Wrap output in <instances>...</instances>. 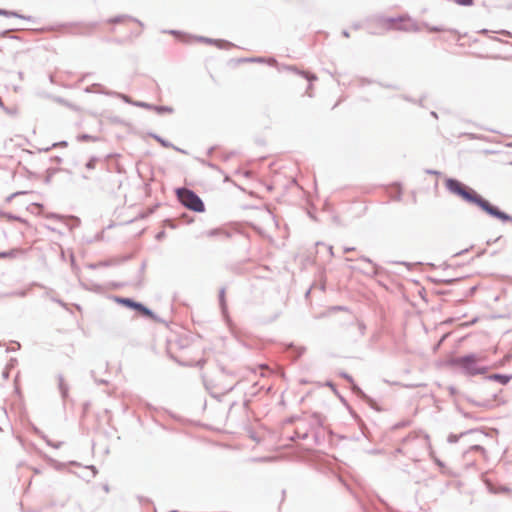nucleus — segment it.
Returning <instances> with one entry per match:
<instances>
[{"mask_svg": "<svg viewBox=\"0 0 512 512\" xmlns=\"http://www.w3.org/2000/svg\"><path fill=\"white\" fill-rule=\"evenodd\" d=\"M445 186L453 194L460 196L467 202L476 204L489 215L502 221L509 220V216L506 213L501 212L499 209L492 206L488 201L479 196L473 189L465 186L460 181L455 179H447L445 181Z\"/></svg>", "mask_w": 512, "mask_h": 512, "instance_id": "1", "label": "nucleus"}, {"mask_svg": "<svg viewBox=\"0 0 512 512\" xmlns=\"http://www.w3.org/2000/svg\"><path fill=\"white\" fill-rule=\"evenodd\" d=\"M177 195L181 203L196 212L204 211V204L202 200L191 190L182 188L177 190Z\"/></svg>", "mask_w": 512, "mask_h": 512, "instance_id": "2", "label": "nucleus"}, {"mask_svg": "<svg viewBox=\"0 0 512 512\" xmlns=\"http://www.w3.org/2000/svg\"><path fill=\"white\" fill-rule=\"evenodd\" d=\"M479 359L475 355H468V356H462L458 357L453 360V363L464 369L468 374L475 375L484 373L485 369L480 368L478 366Z\"/></svg>", "mask_w": 512, "mask_h": 512, "instance_id": "3", "label": "nucleus"}, {"mask_svg": "<svg viewBox=\"0 0 512 512\" xmlns=\"http://www.w3.org/2000/svg\"><path fill=\"white\" fill-rule=\"evenodd\" d=\"M386 26L389 29H403L409 30L413 26L409 18L389 19L386 21Z\"/></svg>", "mask_w": 512, "mask_h": 512, "instance_id": "4", "label": "nucleus"}, {"mask_svg": "<svg viewBox=\"0 0 512 512\" xmlns=\"http://www.w3.org/2000/svg\"><path fill=\"white\" fill-rule=\"evenodd\" d=\"M118 302L123 304L124 306L130 307V308H134L135 304H136V302H134V301H132L131 299H128V298H121V299L118 300Z\"/></svg>", "mask_w": 512, "mask_h": 512, "instance_id": "5", "label": "nucleus"}, {"mask_svg": "<svg viewBox=\"0 0 512 512\" xmlns=\"http://www.w3.org/2000/svg\"><path fill=\"white\" fill-rule=\"evenodd\" d=\"M134 309L140 311L143 315L150 316L151 312L140 303H136Z\"/></svg>", "mask_w": 512, "mask_h": 512, "instance_id": "6", "label": "nucleus"}, {"mask_svg": "<svg viewBox=\"0 0 512 512\" xmlns=\"http://www.w3.org/2000/svg\"><path fill=\"white\" fill-rule=\"evenodd\" d=\"M493 378L498 380L502 384H506L509 381V377L500 374L494 375Z\"/></svg>", "mask_w": 512, "mask_h": 512, "instance_id": "7", "label": "nucleus"}, {"mask_svg": "<svg viewBox=\"0 0 512 512\" xmlns=\"http://www.w3.org/2000/svg\"><path fill=\"white\" fill-rule=\"evenodd\" d=\"M454 1L459 5H465V6L472 5V3H473V0H454Z\"/></svg>", "mask_w": 512, "mask_h": 512, "instance_id": "8", "label": "nucleus"}, {"mask_svg": "<svg viewBox=\"0 0 512 512\" xmlns=\"http://www.w3.org/2000/svg\"><path fill=\"white\" fill-rule=\"evenodd\" d=\"M154 138L164 147H171V145L166 142L165 140H163L162 138H160L159 136H154Z\"/></svg>", "mask_w": 512, "mask_h": 512, "instance_id": "9", "label": "nucleus"}, {"mask_svg": "<svg viewBox=\"0 0 512 512\" xmlns=\"http://www.w3.org/2000/svg\"><path fill=\"white\" fill-rule=\"evenodd\" d=\"M157 110L160 112H164V111H171L170 109H165V108H157Z\"/></svg>", "mask_w": 512, "mask_h": 512, "instance_id": "10", "label": "nucleus"}, {"mask_svg": "<svg viewBox=\"0 0 512 512\" xmlns=\"http://www.w3.org/2000/svg\"><path fill=\"white\" fill-rule=\"evenodd\" d=\"M121 21H122V19H120V18H117V19H114V20H110V22H114V23L121 22Z\"/></svg>", "mask_w": 512, "mask_h": 512, "instance_id": "11", "label": "nucleus"}, {"mask_svg": "<svg viewBox=\"0 0 512 512\" xmlns=\"http://www.w3.org/2000/svg\"><path fill=\"white\" fill-rule=\"evenodd\" d=\"M61 389H62L63 395L65 396V395H66V389H64V387H63V384H62V383H61Z\"/></svg>", "mask_w": 512, "mask_h": 512, "instance_id": "12", "label": "nucleus"}, {"mask_svg": "<svg viewBox=\"0 0 512 512\" xmlns=\"http://www.w3.org/2000/svg\"><path fill=\"white\" fill-rule=\"evenodd\" d=\"M209 234H210V235H214V234H216V232H215V231H212V232H210Z\"/></svg>", "mask_w": 512, "mask_h": 512, "instance_id": "13", "label": "nucleus"}, {"mask_svg": "<svg viewBox=\"0 0 512 512\" xmlns=\"http://www.w3.org/2000/svg\"><path fill=\"white\" fill-rule=\"evenodd\" d=\"M0 14H2V12L0 11Z\"/></svg>", "mask_w": 512, "mask_h": 512, "instance_id": "14", "label": "nucleus"}]
</instances>
